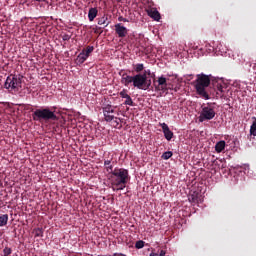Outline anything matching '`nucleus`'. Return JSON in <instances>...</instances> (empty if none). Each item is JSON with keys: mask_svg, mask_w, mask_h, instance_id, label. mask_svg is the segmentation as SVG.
Returning a JSON list of instances; mask_svg holds the SVG:
<instances>
[{"mask_svg": "<svg viewBox=\"0 0 256 256\" xmlns=\"http://www.w3.org/2000/svg\"><path fill=\"white\" fill-rule=\"evenodd\" d=\"M129 178V170L125 168H115L110 174L111 189L113 191H123L127 185Z\"/></svg>", "mask_w": 256, "mask_h": 256, "instance_id": "nucleus-1", "label": "nucleus"}, {"mask_svg": "<svg viewBox=\"0 0 256 256\" xmlns=\"http://www.w3.org/2000/svg\"><path fill=\"white\" fill-rule=\"evenodd\" d=\"M209 85H211V78H209V75H205L203 73L197 75V79L194 85L197 95L203 97L206 100L211 99L207 93V90H205L206 87H209Z\"/></svg>", "mask_w": 256, "mask_h": 256, "instance_id": "nucleus-2", "label": "nucleus"}, {"mask_svg": "<svg viewBox=\"0 0 256 256\" xmlns=\"http://www.w3.org/2000/svg\"><path fill=\"white\" fill-rule=\"evenodd\" d=\"M23 84V76L17 74H10L4 83V89H7L9 93H17L21 89Z\"/></svg>", "mask_w": 256, "mask_h": 256, "instance_id": "nucleus-3", "label": "nucleus"}, {"mask_svg": "<svg viewBox=\"0 0 256 256\" xmlns=\"http://www.w3.org/2000/svg\"><path fill=\"white\" fill-rule=\"evenodd\" d=\"M33 121H57L59 118L49 108L36 109L32 114Z\"/></svg>", "mask_w": 256, "mask_h": 256, "instance_id": "nucleus-4", "label": "nucleus"}, {"mask_svg": "<svg viewBox=\"0 0 256 256\" xmlns=\"http://www.w3.org/2000/svg\"><path fill=\"white\" fill-rule=\"evenodd\" d=\"M215 107H217V103L208 102L206 105H202V111L199 116V122L203 123V121H211V119H215Z\"/></svg>", "mask_w": 256, "mask_h": 256, "instance_id": "nucleus-5", "label": "nucleus"}, {"mask_svg": "<svg viewBox=\"0 0 256 256\" xmlns=\"http://www.w3.org/2000/svg\"><path fill=\"white\" fill-rule=\"evenodd\" d=\"M146 77L147 74H136L134 75V82L133 87H136V89H142L146 83Z\"/></svg>", "mask_w": 256, "mask_h": 256, "instance_id": "nucleus-6", "label": "nucleus"}, {"mask_svg": "<svg viewBox=\"0 0 256 256\" xmlns=\"http://www.w3.org/2000/svg\"><path fill=\"white\" fill-rule=\"evenodd\" d=\"M158 85H155V91H162L163 93H165V91H167V79L165 78V76H160L158 77L157 80Z\"/></svg>", "mask_w": 256, "mask_h": 256, "instance_id": "nucleus-7", "label": "nucleus"}, {"mask_svg": "<svg viewBox=\"0 0 256 256\" xmlns=\"http://www.w3.org/2000/svg\"><path fill=\"white\" fill-rule=\"evenodd\" d=\"M115 33L116 35H118V37H120L121 39H123L124 37H127V27L121 25V23L115 24Z\"/></svg>", "mask_w": 256, "mask_h": 256, "instance_id": "nucleus-8", "label": "nucleus"}, {"mask_svg": "<svg viewBox=\"0 0 256 256\" xmlns=\"http://www.w3.org/2000/svg\"><path fill=\"white\" fill-rule=\"evenodd\" d=\"M121 75V83L125 87H129L130 83H134L135 76H129L127 73H119Z\"/></svg>", "mask_w": 256, "mask_h": 256, "instance_id": "nucleus-9", "label": "nucleus"}, {"mask_svg": "<svg viewBox=\"0 0 256 256\" xmlns=\"http://www.w3.org/2000/svg\"><path fill=\"white\" fill-rule=\"evenodd\" d=\"M160 126L162 127L165 139L171 141L173 139V131L169 129V126L166 123H161Z\"/></svg>", "mask_w": 256, "mask_h": 256, "instance_id": "nucleus-10", "label": "nucleus"}, {"mask_svg": "<svg viewBox=\"0 0 256 256\" xmlns=\"http://www.w3.org/2000/svg\"><path fill=\"white\" fill-rule=\"evenodd\" d=\"M120 97H122V99H126L124 101V105H129V107H133L134 103H133V99L131 98L130 95H128L127 93V89H123L120 93H119Z\"/></svg>", "mask_w": 256, "mask_h": 256, "instance_id": "nucleus-11", "label": "nucleus"}, {"mask_svg": "<svg viewBox=\"0 0 256 256\" xmlns=\"http://www.w3.org/2000/svg\"><path fill=\"white\" fill-rule=\"evenodd\" d=\"M148 17H151V19H154V21H159L161 19V14L156 8H150L147 10Z\"/></svg>", "mask_w": 256, "mask_h": 256, "instance_id": "nucleus-12", "label": "nucleus"}, {"mask_svg": "<svg viewBox=\"0 0 256 256\" xmlns=\"http://www.w3.org/2000/svg\"><path fill=\"white\" fill-rule=\"evenodd\" d=\"M89 59V56L85 54V50H83L76 58V65H83L84 62Z\"/></svg>", "mask_w": 256, "mask_h": 256, "instance_id": "nucleus-13", "label": "nucleus"}, {"mask_svg": "<svg viewBox=\"0 0 256 256\" xmlns=\"http://www.w3.org/2000/svg\"><path fill=\"white\" fill-rule=\"evenodd\" d=\"M97 13H99L97 8H90L88 12L89 21H95V17H97Z\"/></svg>", "mask_w": 256, "mask_h": 256, "instance_id": "nucleus-14", "label": "nucleus"}, {"mask_svg": "<svg viewBox=\"0 0 256 256\" xmlns=\"http://www.w3.org/2000/svg\"><path fill=\"white\" fill-rule=\"evenodd\" d=\"M111 23L109 21V18L107 16H102L101 18H98V25H103V27H108V25Z\"/></svg>", "mask_w": 256, "mask_h": 256, "instance_id": "nucleus-15", "label": "nucleus"}, {"mask_svg": "<svg viewBox=\"0 0 256 256\" xmlns=\"http://www.w3.org/2000/svg\"><path fill=\"white\" fill-rule=\"evenodd\" d=\"M224 150H225V141L221 140V141L217 142L215 145L216 153H221Z\"/></svg>", "mask_w": 256, "mask_h": 256, "instance_id": "nucleus-16", "label": "nucleus"}, {"mask_svg": "<svg viewBox=\"0 0 256 256\" xmlns=\"http://www.w3.org/2000/svg\"><path fill=\"white\" fill-rule=\"evenodd\" d=\"M9 222V215L3 214L0 216V227H5L7 223Z\"/></svg>", "mask_w": 256, "mask_h": 256, "instance_id": "nucleus-17", "label": "nucleus"}, {"mask_svg": "<svg viewBox=\"0 0 256 256\" xmlns=\"http://www.w3.org/2000/svg\"><path fill=\"white\" fill-rule=\"evenodd\" d=\"M104 165L106 166L107 173H109L111 175L114 171L113 170V165H111V160H105Z\"/></svg>", "mask_w": 256, "mask_h": 256, "instance_id": "nucleus-18", "label": "nucleus"}, {"mask_svg": "<svg viewBox=\"0 0 256 256\" xmlns=\"http://www.w3.org/2000/svg\"><path fill=\"white\" fill-rule=\"evenodd\" d=\"M254 121L250 127V135H253L254 137H256V118H253Z\"/></svg>", "mask_w": 256, "mask_h": 256, "instance_id": "nucleus-19", "label": "nucleus"}, {"mask_svg": "<svg viewBox=\"0 0 256 256\" xmlns=\"http://www.w3.org/2000/svg\"><path fill=\"white\" fill-rule=\"evenodd\" d=\"M103 114L104 113H115V109H113V106L107 105L102 108Z\"/></svg>", "mask_w": 256, "mask_h": 256, "instance_id": "nucleus-20", "label": "nucleus"}, {"mask_svg": "<svg viewBox=\"0 0 256 256\" xmlns=\"http://www.w3.org/2000/svg\"><path fill=\"white\" fill-rule=\"evenodd\" d=\"M188 199L190 203H199V197H197V193L195 192L192 195H190Z\"/></svg>", "mask_w": 256, "mask_h": 256, "instance_id": "nucleus-21", "label": "nucleus"}, {"mask_svg": "<svg viewBox=\"0 0 256 256\" xmlns=\"http://www.w3.org/2000/svg\"><path fill=\"white\" fill-rule=\"evenodd\" d=\"M162 159H164L165 161H167L168 159H171L173 157V152L171 151H166L162 154Z\"/></svg>", "mask_w": 256, "mask_h": 256, "instance_id": "nucleus-22", "label": "nucleus"}, {"mask_svg": "<svg viewBox=\"0 0 256 256\" xmlns=\"http://www.w3.org/2000/svg\"><path fill=\"white\" fill-rule=\"evenodd\" d=\"M104 119L105 121H107V123H111V121H113V119H115L114 115H111V113H104Z\"/></svg>", "mask_w": 256, "mask_h": 256, "instance_id": "nucleus-23", "label": "nucleus"}, {"mask_svg": "<svg viewBox=\"0 0 256 256\" xmlns=\"http://www.w3.org/2000/svg\"><path fill=\"white\" fill-rule=\"evenodd\" d=\"M34 234H35V237H43V228H35Z\"/></svg>", "mask_w": 256, "mask_h": 256, "instance_id": "nucleus-24", "label": "nucleus"}, {"mask_svg": "<svg viewBox=\"0 0 256 256\" xmlns=\"http://www.w3.org/2000/svg\"><path fill=\"white\" fill-rule=\"evenodd\" d=\"M145 247V241L139 240L135 243V248L136 249H143Z\"/></svg>", "mask_w": 256, "mask_h": 256, "instance_id": "nucleus-25", "label": "nucleus"}, {"mask_svg": "<svg viewBox=\"0 0 256 256\" xmlns=\"http://www.w3.org/2000/svg\"><path fill=\"white\" fill-rule=\"evenodd\" d=\"M143 69H145V66L143 64H136L134 67V70L136 71V73H141Z\"/></svg>", "mask_w": 256, "mask_h": 256, "instance_id": "nucleus-26", "label": "nucleus"}, {"mask_svg": "<svg viewBox=\"0 0 256 256\" xmlns=\"http://www.w3.org/2000/svg\"><path fill=\"white\" fill-rule=\"evenodd\" d=\"M94 49H95V48H94L93 46H88V47L86 48V50H84L85 55L89 57V55H91V53H93V50H94Z\"/></svg>", "mask_w": 256, "mask_h": 256, "instance_id": "nucleus-27", "label": "nucleus"}, {"mask_svg": "<svg viewBox=\"0 0 256 256\" xmlns=\"http://www.w3.org/2000/svg\"><path fill=\"white\" fill-rule=\"evenodd\" d=\"M151 87V80H147L146 76V82L144 83V87L142 91H147Z\"/></svg>", "mask_w": 256, "mask_h": 256, "instance_id": "nucleus-28", "label": "nucleus"}, {"mask_svg": "<svg viewBox=\"0 0 256 256\" xmlns=\"http://www.w3.org/2000/svg\"><path fill=\"white\" fill-rule=\"evenodd\" d=\"M120 123H121V118L114 117V119H113L114 127H119Z\"/></svg>", "mask_w": 256, "mask_h": 256, "instance_id": "nucleus-29", "label": "nucleus"}, {"mask_svg": "<svg viewBox=\"0 0 256 256\" xmlns=\"http://www.w3.org/2000/svg\"><path fill=\"white\" fill-rule=\"evenodd\" d=\"M3 253H4V256H9V255H11L12 250H11V248L6 247L3 249Z\"/></svg>", "mask_w": 256, "mask_h": 256, "instance_id": "nucleus-30", "label": "nucleus"}, {"mask_svg": "<svg viewBox=\"0 0 256 256\" xmlns=\"http://www.w3.org/2000/svg\"><path fill=\"white\" fill-rule=\"evenodd\" d=\"M62 39H63V41H69V39H71V35L64 34V35H62Z\"/></svg>", "mask_w": 256, "mask_h": 256, "instance_id": "nucleus-31", "label": "nucleus"}, {"mask_svg": "<svg viewBox=\"0 0 256 256\" xmlns=\"http://www.w3.org/2000/svg\"><path fill=\"white\" fill-rule=\"evenodd\" d=\"M118 21H123V23H127V21H129V20H127V18H124L123 16H120L118 18Z\"/></svg>", "mask_w": 256, "mask_h": 256, "instance_id": "nucleus-32", "label": "nucleus"}, {"mask_svg": "<svg viewBox=\"0 0 256 256\" xmlns=\"http://www.w3.org/2000/svg\"><path fill=\"white\" fill-rule=\"evenodd\" d=\"M30 1H34L36 3H45L46 0H30Z\"/></svg>", "mask_w": 256, "mask_h": 256, "instance_id": "nucleus-33", "label": "nucleus"}, {"mask_svg": "<svg viewBox=\"0 0 256 256\" xmlns=\"http://www.w3.org/2000/svg\"><path fill=\"white\" fill-rule=\"evenodd\" d=\"M165 254H166L165 250H161L158 256H165Z\"/></svg>", "mask_w": 256, "mask_h": 256, "instance_id": "nucleus-34", "label": "nucleus"}, {"mask_svg": "<svg viewBox=\"0 0 256 256\" xmlns=\"http://www.w3.org/2000/svg\"><path fill=\"white\" fill-rule=\"evenodd\" d=\"M113 256H127V255H125L123 253H114Z\"/></svg>", "mask_w": 256, "mask_h": 256, "instance_id": "nucleus-35", "label": "nucleus"}, {"mask_svg": "<svg viewBox=\"0 0 256 256\" xmlns=\"http://www.w3.org/2000/svg\"><path fill=\"white\" fill-rule=\"evenodd\" d=\"M218 91H220V93H223V86L218 85Z\"/></svg>", "mask_w": 256, "mask_h": 256, "instance_id": "nucleus-36", "label": "nucleus"}, {"mask_svg": "<svg viewBox=\"0 0 256 256\" xmlns=\"http://www.w3.org/2000/svg\"><path fill=\"white\" fill-rule=\"evenodd\" d=\"M144 75H151V70H145Z\"/></svg>", "mask_w": 256, "mask_h": 256, "instance_id": "nucleus-37", "label": "nucleus"}, {"mask_svg": "<svg viewBox=\"0 0 256 256\" xmlns=\"http://www.w3.org/2000/svg\"><path fill=\"white\" fill-rule=\"evenodd\" d=\"M150 256H159V254L152 252V253H150Z\"/></svg>", "mask_w": 256, "mask_h": 256, "instance_id": "nucleus-38", "label": "nucleus"}]
</instances>
